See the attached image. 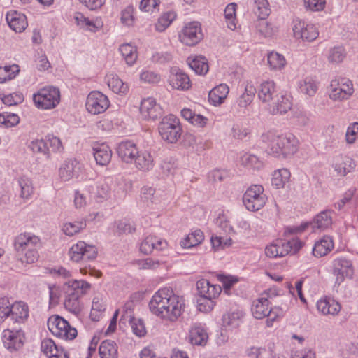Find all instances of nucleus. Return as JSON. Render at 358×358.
Returning <instances> with one entry per match:
<instances>
[{
  "label": "nucleus",
  "instance_id": "obj_1",
  "mask_svg": "<svg viewBox=\"0 0 358 358\" xmlns=\"http://www.w3.org/2000/svg\"><path fill=\"white\" fill-rule=\"evenodd\" d=\"M184 306L182 299L167 287L155 292L149 303L150 310L154 315L171 322L181 315Z\"/></svg>",
  "mask_w": 358,
  "mask_h": 358
},
{
  "label": "nucleus",
  "instance_id": "obj_2",
  "mask_svg": "<svg viewBox=\"0 0 358 358\" xmlns=\"http://www.w3.org/2000/svg\"><path fill=\"white\" fill-rule=\"evenodd\" d=\"M263 141H268L266 151L274 157H288L294 155L299 150V141L292 134L275 135L268 132L262 136Z\"/></svg>",
  "mask_w": 358,
  "mask_h": 358
},
{
  "label": "nucleus",
  "instance_id": "obj_3",
  "mask_svg": "<svg viewBox=\"0 0 358 358\" xmlns=\"http://www.w3.org/2000/svg\"><path fill=\"white\" fill-rule=\"evenodd\" d=\"M90 287L91 285L83 280H73L65 282L63 286L65 293V308L75 315H78L82 310L80 299L90 290Z\"/></svg>",
  "mask_w": 358,
  "mask_h": 358
},
{
  "label": "nucleus",
  "instance_id": "obj_4",
  "mask_svg": "<svg viewBox=\"0 0 358 358\" xmlns=\"http://www.w3.org/2000/svg\"><path fill=\"white\" fill-rule=\"evenodd\" d=\"M158 130L162 138L169 143H176L182 132L179 120L173 115L164 117L159 122Z\"/></svg>",
  "mask_w": 358,
  "mask_h": 358
},
{
  "label": "nucleus",
  "instance_id": "obj_5",
  "mask_svg": "<svg viewBox=\"0 0 358 358\" xmlns=\"http://www.w3.org/2000/svg\"><path fill=\"white\" fill-rule=\"evenodd\" d=\"M33 101L38 108L52 109L60 101V92L57 87L53 86L45 87L34 94Z\"/></svg>",
  "mask_w": 358,
  "mask_h": 358
},
{
  "label": "nucleus",
  "instance_id": "obj_6",
  "mask_svg": "<svg viewBox=\"0 0 358 358\" xmlns=\"http://www.w3.org/2000/svg\"><path fill=\"white\" fill-rule=\"evenodd\" d=\"M47 325L50 331L59 338L73 340L77 336L76 329L72 327L66 320L59 315L49 317Z\"/></svg>",
  "mask_w": 358,
  "mask_h": 358
},
{
  "label": "nucleus",
  "instance_id": "obj_7",
  "mask_svg": "<svg viewBox=\"0 0 358 358\" xmlns=\"http://www.w3.org/2000/svg\"><path fill=\"white\" fill-rule=\"evenodd\" d=\"M266 196L264 188L260 185H253L247 189L243 196V203L250 211H257L264 207Z\"/></svg>",
  "mask_w": 358,
  "mask_h": 358
},
{
  "label": "nucleus",
  "instance_id": "obj_8",
  "mask_svg": "<svg viewBox=\"0 0 358 358\" xmlns=\"http://www.w3.org/2000/svg\"><path fill=\"white\" fill-rule=\"evenodd\" d=\"M98 254L97 248L92 245H88L84 241H78L69 249L68 255L70 259L74 262L94 260Z\"/></svg>",
  "mask_w": 358,
  "mask_h": 358
},
{
  "label": "nucleus",
  "instance_id": "obj_9",
  "mask_svg": "<svg viewBox=\"0 0 358 358\" xmlns=\"http://www.w3.org/2000/svg\"><path fill=\"white\" fill-rule=\"evenodd\" d=\"M2 340L8 350L10 352L17 351L23 346L25 335L21 328L7 329L3 331Z\"/></svg>",
  "mask_w": 358,
  "mask_h": 358
},
{
  "label": "nucleus",
  "instance_id": "obj_10",
  "mask_svg": "<svg viewBox=\"0 0 358 358\" xmlns=\"http://www.w3.org/2000/svg\"><path fill=\"white\" fill-rule=\"evenodd\" d=\"M110 101L108 97L99 91L90 92L87 98L86 108L93 115H98L106 110Z\"/></svg>",
  "mask_w": 358,
  "mask_h": 358
},
{
  "label": "nucleus",
  "instance_id": "obj_11",
  "mask_svg": "<svg viewBox=\"0 0 358 358\" xmlns=\"http://www.w3.org/2000/svg\"><path fill=\"white\" fill-rule=\"evenodd\" d=\"M333 274L336 277L335 285L338 286L345 278H351L354 274L352 262L345 257L335 259L333 262Z\"/></svg>",
  "mask_w": 358,
  "mask_h": 358
},
{
  "label": "nucleus",
  "instance_id": "obj_12",
  "mask_svg": "<svg viewBox=\"0 0 358 358\" xmlns=\"http://www.w3.org/2000/svg\"><path fill=\"white\" fill-rule=\"evenodd\" d=\"M293 24L292 30L296 38L312 42L317 38L319 32L313 24H306L301 20H294Z\"/></svg>",
  "mask_w": 358,
  "mask_h": 358
},
{
  "label": "nucleus",
  "instance_id": "obj_13",
  "mask_svg": "<svg viewBox=\"0 0 358 358\" xmlns=\"http://www.w3.org/2000/svg\"><path fill=\"white\" fill-rule=\"evenodd\" d=\"M180 41L189 46L197 44L203 38L200 24L193 22L187 24L179 34Z\"/></svg>",
  "mask_w": 358,
  "mask_h": 358
},
{
  "label": "nucleus",
  "instance_id": "obj_14",
  "mask_svg": "<svg viewBox=\"0 0 358 358\" xmlns=\"http://www.w3.org/2000/svg\"><path fill=\"white\" fill-rule=\"evenodd\" d=\"M131 305V303L129 302L123 307L120 322L129 321L134 334L139 337L143 336L146 332L144 324L141 320H137L133 316Z\"/></svg>",
  "mask_w": 358,
  "mask_h": 358
},
{
  "label": "nucleus",
  "instance_id": "obj_15",
  "mask_svg": "<svg viewBox=\"0 0 358 358\" xmlns=\"http://www.w3.org/2000/svg\"><path fill=\"white\" fill-rule=\"evenodd\" d=\"M264 294H266L267 297H260L254 302V304L252 307L251 310L252 315L256 319L261 320L266 317V315H269L271 310H269V301L268 297H271V296L275 295L276 294L275 293V290L269 289L268 292H265Z\"/></svg>",
  "mask_w": 358,
  "mask_h": 358
},
{
  "label": "nucleus",
  "instance_id": "obj_16",
  "mask_svg": "<svg viewBox=\"0 0 358 358\" xmlns=\"http://www.w3.org/2000/svg\"><path fill=\"white\" fill-rule=\"evenodd\" d=\"M278 91L273 81H264L258 87L257 95L259 99L268 107L272 101L278 96Z\"/></svg>",
  "mask_w": 358,
  "mask_h": 358
},
{
  "label": "nucleus",
  "instance_id": "obj_17",
  "mask_svg": "<svg viewBox=\"0 0 358 358\" xmlns=\"http://www.w3.org/2000/svg\"><path fill=\"white\" fill-rule=\"evenodd\" d=\"M118 157L125 163L134 162L138 149L136 145L130 141H122L117 147Z\"/></svg>",
  "mask_w": 358,
  "mask_h": 358
},
{
  "label": "nucleus",
  "instance_id": "obj_18",
  "mask_svg": "<svg viewBox=\"0 0 358 358\" xmlns=\"http://www.w3.org/2000/svg\"><path fill=\"white\" fill-rule=\"evenodd\" d=\"M16 252L19 255L23 254L27 246H41L40 238L30 233H24L18 235L14 243Z\"/></svg>",
  "mask_w": 358,
  "mask_h": 358
},
{
  "label": "nucleus",
  "instance_id": "obj_19",
  "mask_svg": "<svg viewBox=\"0 0 358 358\" xmlns=\"http://www.w3.org/2000/svg\"><path fill=\"white\" fill-rule=\"evenodd\" d=\"M140 112L144 119L156 120L162 115V108L153 98L149 97L141 101Z\"/></svg>",
  "mask_w": 358,
  "mask_h": 358
},
{
  "label": "nucleus",
  "instance_id": "obj_20",
  "mask_svg": "<svg viewBox=\"0 0 358 358\" xmlns=\"http://www.w3.org/2000/svg\"><path fill=\"white\" fill-rule=\"evenodd\" d=\"M167 242L165 240L158 238L155 236H147L141 243L140 250L145 255H149L154 250L160 251L166 248Z\"/></svg>",
  "mask_w": 358,
  "mask_h": 358
},
{
  "label": "nucleus",
  "instance_id": "obj_21",
  "mask_svg": "<svg viewBox=\"0 0 358 358\" xmlns=\"http://www.w3.org/2000/svg\"><path fill=\"white\" fill-rule=\"evenodd\" d=\"M6 20L10 27L15 32H22L27 26V17L15 10H11L7 13Z\"/></svg>",
  "mask_w": 358,
  "mask_h": 358
},
{
  "label": "nucleus",
  "instance_id": "obj_22",
  "mask_svg": "<svg viewBox=\"0 0 358 358\" xmlns=\"http://www.w3.org/2000/svg\"><path fill=\"white\" fill-rule=\"evenodd\" d=\"M136 167L143 172L151 171L155 166V159L151 152L148 150H138V155L134 161Z\"/></svg>",
  "mask_w": 358,
  "mask_h": 358
},
{
  "label": "nucleus",
  "instance_id": "obj_23",
  "mask_svg": "<svg viewBox=\"0 0 358 358\" xmlns=\"http://www.w3.org/2000/svg\"><path fill=\"white\" fill-rule=\"evenodd\" d=\"M292 101L289 96L278 94V96L268 107L269 113L272 115L284 114L292 108Z\"/></svg>",
  "mask_w": 358,
  "mask_h": 358
},
{
  "label": "nucleus",
  "instance_id": "obj_24",
  "mask_svg": "<svg viewBox=\"0 0 358 358\" xmlns=\"http://www.w3.org/2000/svg\"><path fill=\"white\" fill-rule=\"evenodd\" d=\"M28 317L29 307L25 303L18 301L12 304L9 317L13 324H23L28 319Z\"/></svg>",
  "mask_w": 358,
  "mask_h": 358
},
{
  "label": "nucleus",
  "instance_id": "obj_25",
  "mask_svg": "<svg viewBox=\"0 0 358 358\" xmlns=\"http://www.w3.org/2000/svg\"><path fill=\"white\" fill-rule=\"evenodd\" d=\"M199 296L217 297L222 292L221 287L211 285L206 279H201L196 282Z\"/></svg>",
  "mask_w": 358,
  "mask_h": 358
},
{
  "label": "nucleus",
  "instance_id": "obj_26",
  "mask_svg": "<svg viewBox=\"0 0 358 358\" xmlns=\"http://www.w3.org/2000/svg\"><path fill=\"white\" fill-rule=\"evenodd\" d=\"M93 155L97 164L106 166L111 160L112 151L108 145L102 143L93 147Z\"/></svg>",
  "mask_w": 358,
  "mask_h": 358
},
{
  "label": "nucleus",
  "instance_id": "obj_27",
  "mask_svg": "<svg viewBox=\"0 0 358 358\" xmlns=\"http://www.w3.org/2000/svg\"><path fill=\"white\" fill-rule=\"evenodd\" d=\"M290 252V246L285 241H279L266 247L265 254L268 257H282Z\"/></svg>",
  "mask_w": 358,
  "mask_h": 358
},
{
  "label": "nucleus",
  "instance_id": "obj_28",
  "mask_svg": "<svg viewBox=\"0 0 358 358\" xmlns=\"http://www.w3.org/2000/svg\"><path fill=\"white\" fill-rule=\"evenodd\" d=\"M229 92V88L226 84H220L209 92V102L213 106L221 104L227 98Z\"/></svg>",
  "mask_w": 358,
  "mask_h": 358
},
{
  "label": "nucleus",
  "instance_id": "obj_29",
  "mask_svg": "<svg viewBox=\"0 0 358 358\" xmlns=\"http://www.w3.org/2000/svg\"><path fill=\"white\" fill-rule=\"evenodd\" d=\"M317 308L323 315H336L341 310V306L335 300L325 298L317 301Z\"/></svg>",
  "mask_w": 358,
  "mask_h": 358
},
{
  "label": "nucleus",
  "instance_id": "obj_30",
  "mask_svg": "<svg viewBox=\"0 0 358 358\" xmlns=\"http://www.w3.org/2000/svg\"><path fill=\"white\" fill-rule=\"evenodd\" d=\"M208 336L201 326H194L189 331V340L191 344L203 346L207 343Z\"/></svg>",
  "mask_w": 358,
  "mask_h": 358
},
{
  "label": "nucleus",
  "instance_id": "obj_31",
  "mask_svg": "<svg viewBox=\"0 0 358 358\" xmlns=\"http://www.w3.org/2000/svg\"><path fill=\"white\" fill-rule=\"evenodd\" d=\"M334 245L332 238L329 236H324L320 241L315 244L313 254L317 257H323L334 248Z\"/></svg>",
  "mask_w": 358,
  "mask_h": 358
},
{
  "label": "nucleus",
  "instance_id": "obj_32",
  "mask_svg": "<svg viewBox=\"0 0 358 358\" xmlns=\"http://www.w3.org/2000/svg\"><path fill=\"white\" fill-rule=\"evenodd\" d=\"M256 92V89L250 85H247L245 87L244 92L239 96L237 100V105L240 111L245 113V110L252 103Z\"/></svg>",
  "mask_w": 358,
  "mask_h": 358
},
{
  "label": "nucleus",
  "instance_id": "obj_33",
  "mask_svg": "<svg viewBox=\"0 0 358 358\" xmlns=\"http://www.w3.org/2000/svg\"><path fill=\"white\" fill-rule=\"evenodd\" d=\"M332 210H325L317 214L312 223L313 228L324 230L332 224Z\"/></svg>",
  "mask_w": 358,
  "mask_h": 358
},
{
  "label": "nucleus",
  "instance_id": "obj_34",
  "mask_svg": "<svg viewBox=\"0 0 358 358\" xmlns=\"http://www.w3.org/2000/svg\"><path fill=\"white\" fill-rule=\"evenodd\" d=\"M77 164L72 160L65 161L59 169V176L62 180L69 181L77 176Z\"/></svg>",
  "mask_w": 358,
  "mask_h": 358
},
{
  "label": "nucleus",
  "instance_id": "obj_35",
  "mask_svg": "<svg viewBox=\"0 0 358 358\" xmlns=\"http://www.w3.org/2000/svg\"><path fill=\"white\" fill-rule=\"evenodd\" d=\"M99 353L101 358H117V346L115 341L106 340L101 342Z\"/></svg>",
  "mask_w": 358,
  "mask_h": 358
},
{
  "label": "nucleus",
  "instance_id": "obj_36",
  "mask_svg": "<svg viewBox=\"0 0 358 358\" xmlns=\"http://www.w3.org/2000/svg\"><path fill=\"white\" fill-rule=\"evenodd\" d=\"M170 85L174 89L187 90L190 87V80L188 76L182 72H177L169 78Z\"/></svg>",
  "mask_w": 358,
  "mask_h": 358
},
{
  "label": "nucleus",
  "instance_id": "obj_37",
  "mask_svg": "<svg viewBox=\"0 0 358 358\" xmlns=\"http://www.w3.org/2000/svg\"><path fill=\"white\" fill-rule=\"evenodd\" d=\"M188 63L196 74L205 75L209 70L208 60L205 57L196 56L193 59L188 57Z\"/></svg>",
  "mask_w": 358,
  "mask_h": 358
},
{
  "label": "nucleus",
  "instance_id": "obj_38",
  "mask_svg": "<svg viewBox=\"0 0 358 358\" xmlns=\"http://www.w3.org/2000/svg\"><path fill=\"white\" fill-rule=\"evenodd\" d=\"M203 239V233L200 229H196L182 239L180 241V245L183 248H190L199 245Z\"/></svg>",
  "mask_w": 358,
  "mask_h": 358
},
{
  "label": "nucleus",
  "instance_id": "obj_39",
  "mask_svg": "<svg viewBox=\"0 0 358 358\" xmlns=\"http://www.w3.org/2000/svg\"><path fill=\"white\" fill-rule=\"evenodd\" d=\"M252 9L258 18H266L271 12L268 0H252Z\"/></svg>",
  "mask_w": 358,
  "mask_h": 358
},
{
  "label": "nucleus",
  "instance_id": "obj_40",
  "mask_svg": "<svg viewBox=\"0 0 358 358\" xmlns=\"http://www.w3.org/2000/svg\"><path fill=\"white\" fill-rule=\"evenodd\" d=\"M290 178V172L287 169H281L273 172L271 182L272 185L277 189L283 188L285 183L287 182Z\"/></svg>",
  "mask_w": 358,
  "mask_h": 358
},
{
  "label": "nucleus",
  "instance_id": "obj_41",
  "mask_svg": "<svg viewBox=\"0 0 358 358\" xmlns=\"http://www.w3.org/2000/svg\"><path fill=\"white\" fill-rule=\"evenodd\" d=\"M17 183L20 188V196L24 199H29L34 192L31 179L27 176H22L18 178Z\"/></svg>",
  "mask_w": 358,
  "mask_h": 358
},
{
  "label": "nucleus",
  "instance_id": "obj_42",
  "mask_svg": "<svg viewBox=\"0 0 358 358\" xmlns=\"http://www.w3.org/2000/svg\"><path fill=\"white\" fill-rule=\"evenodd\" d=\"M123 58L129 66L133 65L137 59V50L135 46L126 43L119 48Z\"/></svg>",
  "mask_w": 358,
  "mask_h": 358
},
{
  "label": "nucleus",
  "instance_id": "obj_43",
  "mask_svg": "<svg viewBox=\"0 0 358 358\" xmlns=\"http://www.w3.org/2000/svg\"><path fill=\"white\" fill-rule=\"evenodd\" d=\"M108 85L116 94H125L129 90L127 84L124 83L117 76H112L111 78H108Z\"/></svg>",
  "mask_w": 358,
  "mask_h": 358
},
{
  "label": "nucleus",
  "instance_id": "obj_44",
  "mask_svg": "<svg viewBox=\"0 0 358 358\" xmlns=\"http://www.w3.org/2000/svg\"><path fill=\"white\" fill-rule=\"evenodd\" d=\"M299 89L302 93L313 96L317 92V85L311 78H306L300 81Z\"/></svg>",
  "mask_w": 358,
  "mask_h": 358
},
{
  "label": "nucleus",
  "instance_id": "obj_45",
  "mask_svg": "<svg viewBox=\"0 0 358 358\" xmlns=\"http://www.w3.org/2000/svg\"><path fill=\"white\" fill-rule=\"evenodd\" d=\"M267 61L272 69L280 70L285 65L286 60L283 55L271 52L268 55Z\"/></svg>",
  "mask_w": 358,
  "mask_h": 358
},
{
  "label": "nucleus",
  "instance_id": "obj_46",
  "mask_svg": "<svg viewBox=\"0 0 358 358\" xmlns=\"http://www.w3.org/2000/svg\"><path fill=\"white\" fill-rule=\"evenodd\" d=\"M176 14L174 12H167L164 13L155 24L156 29L160 32L164 31L176 19Z\"/></svg>",
  "mask_w": 358,
  "mask_h": 358
},
{
  "label": "nucleus",
  "instance_id": "obj_47",
  "mask_svg": "<svg viewBox=\"0 0 358 358\" xmlns=\"http://www.w3.org/2000/svg\"><path fill=\"white\" fill-rule=\"evenodd\" d=\"M241 163L243 166L253 169L259 170L263 167V162L255 155L245 154L241 157Z\"/></svg>",
  "mask_w": 358,
  "mask_h": 358
},
{
  "label": "nucleus",
  "instance_id": "obj_48",
  "mask_svg": "<svg viewBox=\"0 0 358 358\" xmlns=\"http://www.w3.org/2000/svg\"><path fill=\"white\" fill-rule=\"evenodd\" d=\"M18 72V66L16 64L0 67V83H4L14 78Z\"/></svg>",
  "mask_w": 358,
  "mask_h": 358
},
{
  "label": "nucleus",
  "instance_id": "obj_49",
  "mask_svg": "<svg viewBox=\"0 0 358 358\" xmlns=\"http://www.w3.org/2000/svg\"><path fill=\"white\" fill-rule=\"evenodd\" d=\"M355 164L353 160L350 157H346L341 163H336L334 165V170L337 172L338 175L345 176L354 169Z\"/></svg>",
  "mask_w": 358,
  "mask_h": 358
},
{
  "label": "nucleus",
  "instance_id": "obj_50",
  "mask_svg": "<svg viewBox=\"0 0 358 358\" xmlns=\"http://www.w3.org/2000/svg\"><path fill=\"white\" fill-rule=\"evenodd\" d=\"M347 90L343 87H335L332 90L330 94V98L333 100H343L347 99L353 93V88L350 85H347Z\"/></svg>",
  "mask_w": 358,
  "mask_h": 358
},
{
  "label": "nucleus",
  "instance_id": "obj_51",
  "mask_svg": "<svg viewBox=\"0 0 358 358\" xmlns=\"http://www.w3.org/2000/svg\"><path fill=\"white\" fill-rule=\"evenodd\" d=\"M85 227L86 223L83 221L68 222L64 224L62 227V231L66 235L69 236H72L80 232V230L85 229Z\"/></svg>",
  "mask_w": 358,
  "mask_h": 358
},
{
  "label": "nucleus",
  "instance_id": "obj_52",
  "mask_svg": "<svg viewBox=\"0 0 358 358\" xmlns=\"http://www.w3.org/2000/svg\"><path fill=\"white\" fill-rule=\"evenodd\" d=\"M256 29L264 37H270L274 34L273 27L266 20V18H258Z\"/></svg>",
  "mask_w": 358,
  "mask_h": 358
},
{
  "label": "nucleus",
  "instance_id": "obj_53",
  "mask_svg": "<svg viewBox=\"0 0 358 358\" xmlns=\"http://www.w3.org/2000/svg\"><path fill=\"white\" fill-rule=\"evenodd\" d=\"M215 298L216 297L199 296L197 299L198 310L203 313L210 312L215 305L213 301Z\"/></svg>",
  "mask_w": 358,
  "mask_h": 358
},
{
  "label": "nucleus",
  "instance_id": "obj_54",
  "mask_svg": "<svg viewBox=\"0 0 358 358\" xmlns=\"http://www.w3.org/2000/svg\"><path fill=\"white\" fill-rule=\"evenodd\" d=\"M30 149L36 153H41L49 157V147L45 139L32 141L29 145Z\"/></svg>",
  "mask_w": 358,
  "mask_h": 358
},
{
  "label": "nucleus",
  "instance_id": "obj_55",
  "mask_svg": "<svg viewBox=\"0 0 358 358\" xmlns=\"http://www.w3.org/2000/svg\"><path fill=\"white\" fill-rule=\"evenodd\" d=\"M20 117L17 115L10 113H3L0 114V125L6 127H11L19 123Z\"/></svg>",
  "mask_w": 358,
  "mask_h": 358
},
{
  "label": "nucleus",
  "instance_id": "obj_56",
  "mask_svg": "<svg viewBox=\"0 0 358 358\" xmlns=\"http://www.w3.org/2000/svg\"><path fill=\"white\" fill-rule=\"evenodd\" d=\"M242 315L239 312H232L224 314L222 316V323L225 327H236Z\"/></svg>",
  "mask_w": 358,
  "mask_h": 358
},
{
  "label": "nucleus",
  "instance_id": "obj_57",
  "mask_svg": "<svg viewBox=\"0 0 358 358\" xmlns=\"http://www.w3.org/2000/svg\"><path fill=\"white\" fill-rule=\"evenodd\" d=\"M236 3H229L224 10V16L227 20L228 27L234 30L236 29L235 17H236Z\"/></svg>",
  "mask_w": 358,
  "mask_h": 358
},
{
  "label": "nucleus",
  "instance_id": "obj_58",
  "mask_svg": "<svg viewBox=\"0 0 358 358\" xmlns=\"http://www.w3.org/2000/svg\"><path fill=\"white\" fill-rule=\"evenodd\" d=\"M45 141L48 142L49 150L51 149L54 152H60L64 150L60 138L52 134L47 135Z\"/></svg>",
  "mask_w": 358,
  "mask_h": 358
},
{
  "label": "nucleus",
  "instance_id": "obj_59",
  "mask_svg": "<svg viewBox=\"0 0 358 358\" xmlns=\"http://www.w3.org/2000/svg\"><path fill=\"white\" fill-rule=\"evenodd\" d=\"M345 57V50L341 46L334 47L329 51V61L332 63H340Z\"/></svg>",
  "mask_w": 358,
  "mask_h": 358
},
{
  "label": "nucleus",
  "instance_id": "obj_60",
  "mask_svg": "<svg viewBox=\"0 0 358 358\" xmlns=\"http://www.w3.org/2000/svg\"><path fill=\"white\" fill-rule=\"evenodd\" d=\"M1 99L4 104L14 106L21 103L24 101V96L21 92H15L4 95Z\"/></svg>",
  "mask_w": 358,
  "mask_h": 358
},
{
  "label": "nucleus",
  "instance_id": "obj_61",
  "mask_svg": "<svg viewBox=\"0 0 358 358\" xmlns=\"http://www.w3.org/2000/svg\"><path fill=\"white\" fill-rule=\"evenodd\" d=\"M108 180H110L109 178L99 182L96 188L97 197L101 199H106L108 197L110 192Z\"/></svg>",
  "mask_w": 358,
  "mask_h": 358
},
{
  "label": "nucleus",
  "instance_id": "obj_62",
  "mask_svg": "<svg viewBox=\"0 0 358 358\" xmlns=\"http://www.w3.org/2000/svg\"><path fill=\"white\" fill-rule=\"evenodd\" d=\"M12 304L6 297L0 299V317L5 319L9 317L11 311Z\"/></svg>",
  "mask_w": 358,
  "mask_h": 358
},
{
  "label": "nucleus",
  "instance_id": "obj_63",
  "mask_svg": "<svg viewBox=\"0 0 358 358\" xmlns=\"http://www.w3.org/2000/svg\"><path fill=\"white\" fill-rule=\"evenodd\" d=\"M325 3V0H304L306 8L313 11L322 10Z\"/></svg>",
  "mask_w": 358,
  "mask_h": 358
},
{
  "label": "nucleus",
  "instance_id": "obj_64",
  "mask_svg": "<svg viewBox=\"0 0 358 358\" xmlns=\"http://www.w3.org/2000/svg\"><path fill=\"white\" fill-rule=\"evenodd\" d=\"M358 135V122H355L348 127L346 132V141L348 143H353L356 136Z\"/></svg>",
  "mask_w": 358,
  "mask_h": 358
}]
</instances>
